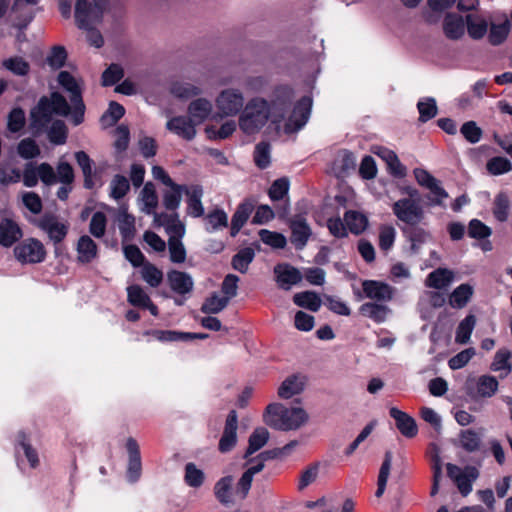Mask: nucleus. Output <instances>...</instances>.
I'll return each mask as SVG.
<instances>
[{
    "instance_id": "4",
    "label": "nucleus",
    "mask_w": 512,
    "mask_h": 512,
    "mask_svg": "<svg viewBox=\"0 0 512 512\" xmlns=\"http://www.w3.org/2000/svg\"><path fill=\"white\" fill-rule=\"evenodd\" d=\"M272 122V112L267 99L254 97L244 107L239 117L240 129L248 135L258 133L268 121Z\"/></svg>"
},
{
    "instance_id": "52",
    "label": "nucleus",
    "mask_w": 512,
    "mask_h": 512,
    "mask_svg": "<svg viewBox=\"0 0 512 512\" xmlns=\"http://www.w3.org/2000/svg\"><path fill=\"white\" fill-rule=\"evenodd\" d=\"M339 175L346 176L356 168V157L353 152L343 149L337 160Z\"/></svg>"
},
{
    "instance_id": "2",
    "label": "nucleus",
    "mask_w": 512,
    "mask_h": 512,
    "mask_svg": "<svg viewBox=\"0 0 512 512\" xmlns=\"http://www.w3.org/2000/svg\"><path fill=\"white\" fill-rule=\"evenodd\" d=\"M392 211L402 223L399 227L406 240L425 243L431 238L430 232L420 226L425 219V211L421 204L408 199H399L393 203Z\"/></svg>"
},
{
    "instance_id": "5",
    "label": "nucleus",
    "mask_w": 512,
    "mask_h": 512,
    "mask_svg": "<svg viewBox=\"0 0 512 512\" xmlns=\"http://www.w3.org/2000/svg\"><path fill=\"white\" fill-rule=\"evenodd\" d=\"M106 0H77L75 20L79 28H91L99 24L103 18Z\"/></svg>"
},
{
    "instance_id": "51",
    "label": "nucleus",
    "mask_w": 512,
    "mask_h": 512,
    "mask_svg": "<svg viewBox=\"0 0 512 512\" xmlns=\"http://www.w3.org/2000/svg\"><path fill=\"white\" fill-rule=\"evenodd\" d=\"M75 159L80 166L84 175V185L86 188L93 186L92 182V160L88 154L84 151H78L75 153Z\"/></svg>"
},
{
    "instance_id": "25",
    "label": "nucleus",
    "mask_w": 512,
    "mask_h": 512,
    "mask_svg": "<svg viewBox=\"0 0 512 512\" xmlns=\"http://www.w3.org/2000/svg\"><path fill=\"white\" fill-rule=\"evenodd\" d=\"M263 416H307V414L300 406V401H296L289 406L282 403H271L266 407Z\"/></svg>"
},
{
    "instance_id": "31",
    "label": "nucleus",
    "mask_w": 512,
    "mask_h": 512,
    "mask_svg": "<svg viewBox=\"0 0 512 512\" xmlns=\"http://www.w3.org/2000/svg\"><path fill=\"white\" fill-rule=\"evenodd\" d=\"M389 309L387 306L375 302H366L359 308L362 316L372 319L376 323H382L386 320Z\"/></svg>"
},
{
    "instance_id": "20",
    "label": "nucleus",
    "mask_w": 512,
    "mask_h": 512,
    "mask_svg": "<svg viewBox=\"0 0 512 512\" xmlns=\"http://www.w3.org/2000/svg\"><path fill=\"white\" fill-rule=\"evenodd\" d=\"M274 273L279 286L285 290H288L291 285H296L302 280L301 272L289 264L276 265Z\"/></svg>"
},
{
    "instance_id": "26",
    "label": "nucleus",
    "mask_w": 512,
    "mask_h": 512,
    "mask_svg": "<svg viewBox=\"0 0 512 512\" xmlns=\"http://www.w3.org/2000/svg\"><path fill=\"white\" fill-rule=\"evenodd\" d=\"M22 237L19 226L12 220L4 219L0 222V244L5 247L12 246Z\"/></svg>"
},
{
    "instance_id": "63",
    "label": "nucleus",
    "mask_w": 512,
    "mask_h": 512,
    "mask_svg": "<svg viewBox=\"0 0 512 512\" xmlns=\"http://www.w3.org/2000/svg\"><path fill=\"white\" fill-rule=\"evenodd\" d=\"M289 191V180L285 177L275 180L269 188L268 195L272 201L283 200Z\"/></svg>"
},
{
    "instance_id": "41",
    "label": "nucleus",
    "mask_w": 512,
    "mask_h": 512,
    "mask_svg": "<svg viewBox=\"0 0 512 512\" xmlns=\"http://www.w3.org/2000/svg\"><path fill=\"white\" fill-rule=\"evenodd\" d=\"M167 186L169 189L164 193L163 204L168 210H175L180 205L182 192H185L188 187L177 185L174 182Z\"/></svg>"
},
{
    "instance_id": "16",
    "label": "nucleus",
    "mask_w": 512,
    "mask_h": 512,
    "mask_svg": "<svg viewBox=\"0 0 512 512\" xmlns=\"http://www.w3.org/2000/svg\"><path fill=\"white\" fill-rule=\"evenodd\" d=\"M38 2L39 0H14L11 15L14 17L15 26L25 28L33 20V7Z\"/></svg>"
},
{
    "instance_id": "15",
    "label": "nucleus",
    "mask_w": 512,
    "mask_h": 512,
    "mask_svg": "<svg viewBox=\"0 0 512 512\" xmlns=\"http://www.w3.org/2000/svg\"><path fill=\"white\" fill-rule=\"evenodd\" d=\"M256 200L253 197L245 198L238 206L231 219L230 235L235 237L245 225L254 211Z\"/></svg>"
},
{
    "instance_id": "11",
    "label": "nucleus",
    "mask_w": 512,
    "mask_h": 512,
    "mask_svg": "<svg viewBox=\"0 0 512 512\" xmlns=\"http://www.w3.org/2000/svg\"><path fill=\"white\" fill-rule=\"evenodd\" d=\"M288 226L291 231V244L296 250L304 249L312 236V229L307 219L303 215L297 214L288 220Z\"/></svg>"
},
{
    "instance_id": "9",
    "label": "nucleus",
    "mask_w": 512,
    "mask_h": 512,
    "mask_svg": "<svg viewBox=\"0 0 512 512\" xmlns=\"http://www.w3.org/2000/svg\"><path fill=\"white\" fill-rule=\"evenodd\" d=\"M312 109V98L310 96H302L293 106L284 125L286 133L291 134L301 130L309 120Z\"/></svg>"
},
{
    "instance_id": "48",
    "label": "nucleus",
    "mask_w": 512,
    "mask_h": 512,
    "mask_svg": "<svg viewBox=\"0 0 512 512\" xmlns=\"http://www.w3.org/2000/svg\"><path fill=\"white\" fill-rule=\"evenodd\" d=\"M498 385V380L494 376H480L477 381V393L481 397H491L497 391Z\"/></svg>"
},
{
    "instance_id": "34",
    "label": "nucleus",
    "mask_w": 512,
    "mask_h": 512,
    "mask_svg": "<svg viewBox=\"0 0 512 512\" xmlns=\"http://www.w3.org/2000/svg\"><path fill=\"white\" fill-rule=\"evenodd\" d=\"M269 437L270 434L266 428H256L249 437V444L245 457H248L263 448L267 444Z\"/></svg>"
},
{
    "instance_id": "3",
    "label": "nucleus",
    "mask_w": 512,
    "mask_h": 512,
    "mask_svg": "<svg viewBox=\"0 0 512 512\" xmlns=\"http://www.w3.org/2000/svg\"><path fill=\"white\" fill-rule=\"evenodd\" d=\"M71 110L65 97L60 93L54 92L50 97L43 96L38 104L30 111V129L34 135H39L51 122L52 115L59 116L72 115Z\"/></svg>"
},
{
    "instance_id": "13",
    "label": "nucleus",
    "mask_w": 512,
    "mask_h": 512,
    "mask_svg": "<svg viewBox=\"0 0 512 512\" xmlns=\"http://www.w3.org/2000/svg\"><path fill=\"white\" fill-rule=\"evenodd\" d=\"M36 225L47 233L49 239L54 244L60 243L67 235L68 226L62 223L53 214H45L35 221Z\"/></svg>"
},
{
    "instance_id": "43",
    "label": "nucleus",
    "mask_w": 512,
    "mask_h": 512,
    "mask_svg": "<svg viewBox=\"0 0 512 512\" xmlns=\"http://www.w3.org/2000/svg\"><path fill=\"white\" fill-rule=\"evenodd\" d=\"M486 169L491 175H502L512 171L511 161L503 156H495L487 161Z\"/></svg>"
},
{
    "instance_id": "46",
    "label": "nucleus",
    "mask_w": 512,
    "mask_h": 512,
    "mask_svg": "<svg viewBox=\"0 0 512 512\" xmlns=\"http://www.w3.org/2000/svg\"><path fill=\"white\" fill-rule=\"evenodd\" d=\"M67 133V127L62 120L53 121L47 131L49 141L55 145L64 144L67 139Z\"/></svg>"
},
{
    "instance_id": "10",
    "label": "nucleus",
    "mask_w": 512,
    "mask_h": 512,
    "mask_svg": "<svg viewBox=\"0 0 512 512\" xmlns=\"http://www.w3.org/2000/svg\"><path fill=\"white\" fill-rule=\"evenodd\" d=\"M263 468L264 464L262 462L248 468L230 491L226 490V505L243 501L251 489L254 476L261 472Z\"/></svg>"
},
{
    "instance_id": "57",
    "label": "nucleus",
    "mask_w": 512,
    "mask_h": 512,
    "mask_svg": "<svg viewBox=\"0 0 512 512\" xmlns=\"http://www.w3.org/2000/svg\"><path fill=\"white\" fill-rule=\"evenodd\" d=\"M492 234V229L483 223L479 219H472L468 223V236L477 239L483 240L490 237Z\"/></svg>"
},
{
    "instance_id": "21",
    "label": "nucleus",
    "mask_w": 512,
    "mask_h": 512,
    "mask_svg": "<svg viewBox=\"0 0 512 512\" xmlns=\"http://www.w3.org/2000/svg\"><path fill=\"white\" fill-rule=\"evenodd\" d=\"M213 110L212 103L205 98H197L190 102L187 108L188 117L199 125L209 118Z\"/></svg>"
},
{
    "instance_id": "14",
    "label": "nucleus",
    "mask_w": 512,
    "mask_h": 512,
    "mask_svg": "<svg viewBox=\"0 0 512 512\" xmlns=\"http://www.w3.org/2000/svg\"><path fill=\"white\" fill-rule=\"evenodd\" d=\"M154 224L163 226L169 235V239L181 240L185 234V226L179 220L178 214L176 213L154 214Z\"/></svg>"
},
{
    "instance_id": "28",
    "label": "nucleus",
    "mask_w": 512,
    "mask_h": 512,
    "mask_svg": "<svg viewBox=\"0 0 512 512\" xmlns=\"http://www.w3.org/2000/svg\"><path fill=\"white\" fill-rule=\"evenodd\" d=\"M140 201L142 203V212L148 215L157 214L154 210L158 205V196L153 183L147 182L144 185L140 193Z\"/></svg>"
},
{
    "instance_id": "56",
    "label": "nucleus",
    "mask_w": 512,
    "mask_h": 512,
    "mask_svg": "<svg viewBox=\"0 0 512 512\" xmlns=\"http://www.w3.org/2000/svg\"><path fill=\"white\" fill-rule=\"evenodd\" d=\"M481 442V434L471 430H463L460 433V445L463 449L469 452L476 451Z\"/></svg>"
},
{
    "instance_id": "23",
    "label": "nucleus",
    "mask_w": 512,
    "mask_h": 512,
    "mask_svg": "<svg viewBox=\"0 0 512 512\" xmlns=\"http://www.w3.org/2000/svg\"><path fill=\"white\" fill-rule=\"evenodd\" d=\"M443 31L448 39H460L465 32V24L462 16L454 13L446 14L443 21Z\"/></svg>"
},
{
    "instance_id": "49",
    "label": "nucleus",
    "mask_w": 512,
    "mask_h": 512,
    "mask_svg": "<svg viewBox=\"0 0 512 512\" xmlns=\"http://www.w3.org/2000/svg\"><path fill=\"white\" fill-rule=\"evenodd\" d=\"M270 149V144L265 141H261L255 146L253 158L259 169H266L270 165Z\"/></svg>"
},
{
    "instance_id": "19",
    "label": "nucleus",
    "mask_w": 512,
    "mask_h": 512,
    "mask_svg": "<svg viewBox=\"0 0 512 512\" xmlns=\"http://www.w3.org/2000/svg\"><path fill=\"white\" fill-rule=\"evenodd\" d=\"M126 449L129 455L127 478L131 483H134L139 479L141 475V458L139 445L135 439L130 437L127 439Z\"/></svg>"
},
{
    "instance_id": "17",
    "label": "nucleus",
    "mask_w": 512,
    "mask_h": 512,
    "mask_svg": "<svg viewBox=\"0 0 512 512\" xmlns=\"http://www.w3.org/2000/svg\"><path fill=\"white\" fill-rule=\"evenodd\" d=\"M196 124L188 116H176L166 123V128L172 133L186 139L192 140L196 136Z\"/></svg>"
},
{
    "instance_id": "18",
    "label": "nucleus",
    "mask_w": 512,
    "mask_h": 512,
    "mask_svg": "<svg viewBox=\"0 0 512 512\" xmlns=\"http://www.w3.org/2000/svg\"><path fill=\"white\" fill-rule=\"evenodd\" d=\"M362 289L366 297L376 301H390L393 297V288L377 280H364Z\"/></svg>"
},
{
    "instance_id": "12",
    "label": "nucleus",
    "mask_w": 512,
    "mask_h": 512,
    "mask_svg": "<svg viewBox=\"0 0 512 512\" xmlns=\"http://www.w3.org/2000/svg\"><path fill=\"white\" fill-rule=\"evenodd\" d=\"M14 254L22 263H39L44 260L46 251L40 241L29 239L17 245Z\"/></svg>"
},
{
    "instance_id": "53",
    "label": "nucleus",
    "mask_w": 512,
    "mask_h": 512,
    "mask_svg": "<svg viewBox=\"0 0 512 512\" xmlns=\"http://www.w3.org/2000/svg\"><path fill=\"white\" fill-rule=\"evenodd\" d=\"M141 277L151 287H158L163 280V273L153 264L145 263L141 269Z\"/></svg>"
},
{
    "instance_id": "60",
    "label": "nucleus",
    "mask_w": 512,
    "mask_h": 512,
    "mask_svg": "<svg viewBox=\"0 0 512 512\" xmlns=\"http://www.w3.org/2000/svg\"><path fill=\"white\" fill-rule=\"evenodd\" d=\"M511 356V352L507 348L499 349L494 356L493 362L491 364V370H505L506 374H508L511 370V363L509 361Z\"/></svg>"
},
{
    "instance_id": "40",
    "label": "nucleus",
    "mask_w": 512,
    "mask_h": 512,
    "mask_svg": "<svg viewBox=\"0 0 512 512\" xmlns=\"http://www.w3.org/2000/svg\"><path fill=\"white\" fill-rule=\"evenodd\" d=\"M473 289L469 284H461L451 293L449 303L453 308L461 309L467 305Z\"/></svg>"
},
{
    "instance_id": "1",
    "label": "nucleus",
    "mask_w": 512,
    "mask_h": 512,
    "mask_svg": "<svg viewBox=\"0 0 512 512\" xmlns=\"http://www.w3.org/2000/svg\"><path fill=\"white\" fill-rule=\"evenodd\" d=\"M392 211L402 223L399 227L406 240L425 243L431 238L430 232L420 226L425 219V211L421 204L408 199H399L393 203Z\"/></svg>"
},
{
    "instance_id": "64",
    "label": "nucleus",
    "mask_w": 512,
    "mask_h": 512,
    "mask_svg": "<svg viewBox=\"0 0 512 512\" xmlns=\"http://www.w3.org/2000/svg\"><path fill=\"white\" fill-rule=\"evenodd\" d=\"M18 154L24 159H33L40 154V148L31 138L21 140L17 147Z\"/></svg>"
},
{
    "instance_id": "58",
    "label": "nucleus",
    "mask_w": 512,
    "mask_h": 512,
    "mask_svg": "<svg viewBox=\"0 0 512 512\" xmlns=\"http://www.w3.org/2000/svg\"><path fill=\"white\" fill-rule=\"evenodd\" d=\"M118 226L121 235L124 239H130L134 236L135 227L134 222L135 219L132 215L128 214L126 210H121L118 214Z\"/></svg>"
},
{
    "instance_id": "36",
    "label": "nucleus",
    "mask_w": 512,
    "mask_h": 512,
    "mask_svg": "<svg viewBox=\"0 0 512 512\" xmlns=\"http://www.w3.org/2000/svg\"><path fill=\"white\" fill-rule=\"evenodd\" d=\"M254 257L255 251L252 247L242 248L233 256L231 265L240 273H246Z\"/></svg>"
},
{
    "instance_id": "54",
    "label": "nucleus",
    "mask_w": 512,
    "mask_h": 512,
    "mask_svg": "<svg viewBox=\"0 0 512 512\" xmlns=\"http://www.w3.org/2000/svg\"><path fill=\"white\" fill-rule=\"evenodd\" d=\"M3 67L18 76H25L30 71L29 63L22 57H11L5 59L2 63Z\"/></svg>"
},
{
    "instance_id": "39",
    "label": "nucleus",
    "mask_w": 512,
    "mask_h": 512,
    "mask_svg": "<svg viewBox=\"0 0 512 512\" xmlns=\"http://www.w3.org/2000/svg\"><path fill=\"white\" fill-rule=\"evenodd\" d=\"M307 418H268L267 424L279 431H293L303 427Z\"/></svg>"
},
{
    "instance_id": "37",
    "label": "nucleus",
    "mask_w": 512,
    "mask_h": 512,
    "mask_svg": "<svg viewBox=\"0 0 512 512\" xmlns=\"http://www.w3.org/2000/svg\"><path fill=\"white\" fill-rule=\"evenodd\" d=\"M417 109L419 112L418 121L421 123L430 121L438 114L437 103L433 97L420 99L417 103Z\"/></svg>"
},
{
    "instance_id": "32",
    "label": "nucleus",
    "mask_w": 512,
    "mask_h": 512,
    "mask_svg": "<svg viewBox=\"0 0 512 512\" xmlns=\"http://www.w3.org/2000/svg\"><path fill=\"white\" fill-rule=\"evenodd\" d=\"M304 389V383L300 381L297 375L287 377L278 388V395L283 399H290L294 395L300 394Z\"/></svg>"
},
{
    "instance_id": "45",
    "label": "nucleus",
    "mask_w": 512,
    "mask_h": 512,
    "mask_svg": "<svg viewBox=\"0 0 512 512\" xmlns=\"http://www.w3.org/2000/svg\"><path fill=\"white\" fill-rule=\"evenodd\" d=\"M170 92L179 99H189L201 93L199 87L187 82L173 83Z\"/></svg>"
},
{
    "instance_id": "33",
    "label": "nucleus",
    "mask_w": 512,
    "mask_h": 512,
    "mask_svg": "<svg viewBox=\"0 0 512 512\" xmlns=\"http://www.w3.org/2000/svg\"><path fill=\"white\" fill-rule=\"evenodd\" d=\"M293 302L298 307L306 308L312 312H317L321 307V299L313 291H304L296 293L293 296Z\"/></svg>"
},
{
    "instance_id": "61",
    "label": "nucleus",
    "mask_w": 512,
    "mask_h": 512,
    "mask_svg": "<svg viewBox=\"0 0 512 512\" xmlns=\"http://www.w3.org/2000/svg\"><path fill=\"white\" fill-rule=\"evenodd\" d=\"M460 133L471 144L478 143L483 135L482 129L475 121H467L460 128Z\"/></svg>"
},
{
    "instance_id": "55",
    "label": "nucleus",
    "mask_w": 512,
    "mask_h": 512,
    "mask_svg": "<svg viewBox=\"0 0 512 512\" xmlns=\"http://www.w3.org/2000/svg\"><path fill=\"white\" fill-rule=\"evenodd\" d=\"M110 189V196L115 200H119L127 194L130 184L125 176L115 175L110 182Z\"/></svg>"
},
{
    "instance_id": "30",
    "label": "nucleus",
    "mask_w": 512,
    "mask_h": 512,
    "mask_svg": "<svg viewBox=\"0 0 512 512\" xmlns=\"http://www.w3.org/2000/svg\"><path fill=\"white\" fill-rule=\"evenodd\" d=\"M185 193L188 196V213L193 217H200L204 213V208L201 203V197L203 195L202 188L194 185L185 189Z\"/></svg>"
},
{
    "instance_id": "47",
    "label": "nucleus",
    "mask_w": 512,
    "mask_h": 512,
    "mask_svg": "<svg viewBox=\"0 0 512 512\" xmlns=\"http://www.w3.org/2000/svg\"><path fill=\"white\" fill-rule=\"evenodd\" d=\"M204 472L194 463L189 462L185 465L184 480L185 483L192 488L200 487L204 482Z\"/></svg>"
},
{
    "instance_id": "6",
    "label": "nucleus",
    "mask_w": 512,
    "mask_h": 512,
    "mask_svg": "<svg viewBox=\"0 0 512 512\" xmlns=\"http://www.w3.org/2000/svg\"><path fill=\"white\" fill-rule=\"evenodd\" d=\"M294 90L286 84L277 85L270 96L269 105L272 112V124L279 125L291 107Z\"/></svg>"
},
{
    "instance_id": "42",
    "label": "nucleus",
    "mask_w": 512,
    "mask_h": 512,
    "mask_svg": "<svg viewBox=\"0 0 512 512\" xmlns=\"http://www.w3.org/2000/svg\"><path fill=\"white\" fill-rule=\"evenodd\" d=\"M258 234L264 244L274 249H283L287 245V239L282 233L261 229Z\"/></svg>"
},
{
    "instance_id": "7",
    "label": "nucleus",
    "mask_w": 512,
    "mask_h": 512,
    "mask_svg": "<svg viewBox=\"0 0 512 512\" xmlns=\"http://www.w3.org/2000/svg\"><path fill=\"white\" fill-rule=\"evenodd\" d=\"M414 176L417 183L429 190V194L426 195L428 206H444V200L448 198L447 191L440 185V181L437 180L427 170L422 168L414 169Z\"/></svg>"
},
{
    "instance_id": "22",
    "label": "nucleus",
    "mask_w": 512,
    "mask_h": 512,
    "mask_svg": "<svg viewBox=\"0 0 512 512\" xmlns=\"http://www.w3.org/2000/svg\"><path fill=\"white\" fill-rule=\"evenodd\" d=\"M167 280L170 288L181 295L190 293L194 286L192 277L186 272L173 270L168 273Z\"/></svg>"
},
{
    "instance_id": "44",
    "label": "nucleus",
    "mask_w": 512,
    "mask_h": 512,
    "mask_svg": "<svg viewBox=\"0 0 512 512\" xmlns=\"http://www.w3.org/2000/svg\"><path fill=\"white\" fill-rule=\"evenodd\" d=\"M26 124L25 112L22 108H13L7 117V130L11 133L20 132Z\"/></svg>"
},
{
    "instance_id": "8",
    "label": "nucleus",
    "mask_w": 512,
    "mask_h": 512,
    "mask_svg": "<svg viewBox=\"0 0 512 512\" xmlns=\"http://www.w3.org/2000/svg\"><path fill=\"white\" fill-rule=\"evenodd\" d=\"M58 82L70 92V101L73 106L72 121L74 125L81 124L84 118L85 105L75 78L69 72L61 71L58 75Z\"/></svg>"
},
{
    "instance_id": "62",
    "label": "nucleus",
    "mask_w": 512,
    "mask_h": 512,
    "mask_svg": "<svg viewBox=\"0 0 512 512\" xmlns=\"http://www.w3.org/2000/svg\"><path fill=\"white\" fill-rule=\"evenodd\" d=\"M478 473L475 468H466L465 473L458 478L455 483L463 496H467L472 491V482L477 478Z\"/></svg>"
},
{
    "instance_id": "38",
    "label": "nucleus",
    "mask_w": 512,
    "mask_h": 512,
    "mask_svg": "<svg viewBox=\"0 0 512 512\" xmlns=\"http://www.w3.org/2000/svg\"><path fill=\"white\" fill-rule=\"evenodd\" d=\"M476 325V317L468 314L458 325L456 329L455 341L458 344H466L469 342L471 334Z\"/></svg>"
},
{
    "instance_id": "35",
    "label": "nucleus",
    "mask_w": 512,
    "mask_h": 512,
    "mask_svg": "<svg viewBox=\"0 0 512 512\" xmlns=\"http://www.w3.org/2000/svg\"><path fill=\"white\" fill-rule=\"evenodd\" d=\"M453 274L446 268H437L429 273L426 279V285L434 289L446 287L452 280Z\"/></svg>"
},
{
    "instance_id": "24",
    "label": "nucleus",
    "mask_w": 512,
    "mask_h": 512,
    "mask_svg": "<svg viewBox=\"0 0 512 512\" xmlns=\"http://www.w3.org/2000/svg\"><path fill=\"white\" fill-rule=\"evenodd\" d=\"M76 251L78 262L83 264L92 262L98 254L96 243L88 235H83L79 238Z\"/></svg>"
},
{
    "instance_id": "59",
    "label": "nucleus",
    "mask_w": 512,
    "mask_h": 512,
    "mask_svg": "<svg viewBox=\"0 0 512 512\" xmlns=\"http://www.w3.org/2000/svg\"><path fill=\"white\" fill-rule=\"evenodd\" d=\"M391 463H392V454L390 452H387L385 454V459L381 465L379 476H378V487L376 490L375 495L377 497H380L383 495L386 484L389 478L390 470H391Z\"/></svg>"
},
{
    "instance_id": "29",
    "label": "nucleus",
    "mask_w": 512,
    "mask_h": 512,
    "mask_svg": "<svg viewBox=\"0 0 512 512\" xmlns=\"http://www.w3.org/2000/svg\"><path fill=\"white\" fill-rule=\"evenodd\" d=\"M510 199L507 193L499 192L492 204V214L498 222H506L510 214Z\"/></svg>"
},
{
    "instance_id": "50",
    "label": "nucleus",
    "mask_w": 512,
    "mask_h": 512,
    "mask_svg": "<svg viewBox=\"0 0 512 512\" xmlns=\"http://www.w3.org/2000/svg\"><path fill=\"white\" fill-rule=\"evenodd\" d=\"M509 31V21H504L500 24H492L488 35L489 42L494 46L502 44L506 40Z\"/></svg>"
},
{
    "instance_id": "27",
    "label": "nucleus",
    "mask_w": 512,
    "mask_h": 512,
    "mask_svg": "<svg viewBox=\"0 0 512 512\" xmlns=\"http://www.w3.org/2000/svg\"><path fill=\"white\" fill-rule=\"evenodd\" d=\"M344 221L349 231L354 235H360L368 226V218L355 210H347L344 213Z\"/></svg>"
}]
</instances>
